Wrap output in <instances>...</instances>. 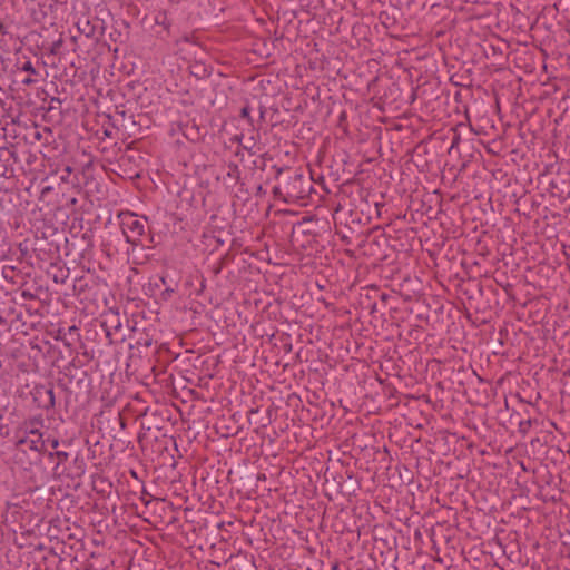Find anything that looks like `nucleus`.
Segmentation results:
<instances>
[{"mask_svg": "<svg viewBox=\"0 0 570 570\" xmlns=\"http://www.w3.org/2000/svg\"><path fill=\"white\" fill-rule=\"evenodd\" d=\"M121 229L128 243L137 244L145 233V224L134 213L121 214Z\"/></svg>", "mask_w": 570, "mask_h": 570, "instance_id": "f257e3e1", "label": "nucleus"}, {"mask_svg": "<svg viewBox=\"0 0 570 570\" xmlns=\"http://www.w3.org/2000/svg\"><path fill=\"white\" fill-rule=\"evenodd\" d=\"M304 181V177L302 174H294V176L291 177V181L287 186V193L292 197L298 196L303 190L301 189V185Z\"/></svg>", "mask_w": 570, "mask_h": 570, "instance_id": "f03ea898", "label": "nucleus"}, {"mask_svg": "<svg viewBox=\"0 0 570 570\" xmlns=\"http://www.w3.org/2000/svg\"><path fill=\"white\" fill-rule=\"evenodd\" d=\"M30 434L37 435V439L22 440L21 443H28L29 448L33 451H38V452L43 451L45 442L42 441V435L38 432V430H31Z\"/></svg>", "mask_w": 570, "mask_h": 570, "instance_id": "7ed1b4c3", "label": "nucleus"}, {"mask_svg": "<svg viewBox=\"0 0 570 570\" xmlns=\"http://www.w3.org/2000/svg\"><path fill=\"white\" fill-rule=\"evenodd\" d=\"M21 69L26 72H29L30 75L37 73L36 69L33 68L30 61L24 62Z\"/></svg>", "mask_w": 570, "mask_h": 570, "instance_id": "20e7f679", "label": "nucleus"}, {"mask_svg": "<svg viewBox=\"0 0 570 570\" xmlns=\"http://www.w3.org/2000/svg\"><path fill=\"white\" fill-rule=\"evenodd\" d=\"M35 82H36V80L30 77L22 80V83H24V85H32Z\"/></svg>", "mask_w": 570, "mask_h": 570, "instance_id": "39448f33", "label": "nucleus"}, {"mask_svg": "<svg viewBox=\"0 0 570 570\" xmlns=\"http://www.w3.org/2000/svg\"><path fill=\"white\" fill-rule=\"evenodd\" d=\"M48 394H49V397H50V405H53V404H55V397H53V392H52V390H49V391H48Z\"/></svg>", "mask_w": 570, "mask_h": 570, "instance_id": "423d86ee", "label": "nucleus"}, {"mask_svg": "<svg viewBox=\"0 0 570 570\" xmlns=\"http://www.w3.org/2000/svg\"><path fill=\"white\" fill-rule=\"evenodd\" d=\"M58 445H59L58 440L53 439V440L51 441V448H52V449H56Z\"/></svg>", "mask_w": 570, "mask_h": 570, "instance_id": "0eeeda50", "label": "nucleus"}, {"mask_svg": "<svg viewBox=\"0 0 570 570\" xmlns=\"http://www.w3.org/2000/svg\"><path fill=\"white\" fill-rule=\"evenodd\" d=\"M0 32L4 33V27H3L2 22H0Z\"/></svg>", "mask_w": 570, "mask_h": 570, "instance_id": "6e6552de", "label": "nucleus"}, {"mask_svg": "<svg viewBox=\"0 0 570 570\" xmlns=\"http://www.w3.org/2000/svg\"><path fill=\"white\" fill-rule=\"evenodd\" d=\"M65 170H66V173H67V174H70V173H71V168H70V167H66V169H65Z\"/></svg>", "mask_w": 570, "mask_h": 570, "instance_id": "1a4fd4ad", "label": "nucleus"}, {"mask_svg": "<svg viewBox=\"0 0 570 570\" xmlns=\"http://www.w3.org/2000/svg\"><path fill=\"white\" fill-rule=\"evenodd\" d=\"M58 454H59L60 456H63V455L66 456V455H67V453H65V452H58Z\"/></svg>", "mask_w": 570, "mask_h": 570, "instance_id": "9d476101", "label": "nucleus"}]
</instances>
